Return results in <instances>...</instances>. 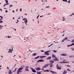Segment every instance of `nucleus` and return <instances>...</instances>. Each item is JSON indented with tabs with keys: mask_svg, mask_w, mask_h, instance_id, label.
<instances>
[{
	"mask_svg": "<svg viewBox=\"0 0 74 74\" xmlns=\"http://www.w3.org/2000/svg\"><path fill=\"white\" fill-rule=\"evenodd\" d=\"M67 67H70V65H67Z\"/></svg>",
	"mask_w": 74,
	"mask_h": 74,
	"instance_id": "36",
	"label": "nucleus"
},
{
	"mask_svg": "<svg viewBox=\"0 0 74 74\" xmlns=\"http://www.w3.org/2000/svg\"><path fill=\"white\" fill-rule=\"evenodd\" d=\"M72 42H74V40L73 39V40H72V41H71Z\"/></svg>",
	"mask_w": 74,
	"mask_h": 74,
	"instance_id": "33",
	"label": "nucleus"
},
{
	"mask_svg": "<svg viewBox=\"0 0 74 74\" xmlns=\"http://www.w3.org/2000/svg\"><path fill=\"white\" fill-rule=\"evenodd\" d=\"M46 57V56H40V58H45Z\"/></svg>",
	"mask_w": 74,
	"mask_h": 74,
	"instance_id": "13",
	"label": "nucleus"
},
{
	"mask_svg": "<svg viewBox=\"0 0 74 74\" xmlns=\"http://www.w3.org/2000/svg\"><path fill=\"white\" fill-rule=\"evenodd\" d=\"M49 7H50L49 6H47L46 7V8H49Z\"/></svg>",
	"mask_w": 74,
	"mask_h": 74,
	"instance_id": "54",
	"label": "nucleus"
},
{
	"mask_svg": "<svg viewBox=\"0 0 74 74\" xmlns=\"http://www.w3.org/2000/svg\"><path fill=\"white\" fill-rule=\"evenodd\" d=\"M5 5H6V4H4L3 6V7H5Z\"/></svg>",
	"mask_w": 74,
	"mask_h": 74,
	"instance_id": "35",
	"label": "nucleus"
},
{
	"mask_svg": "<svg viewBox=\"0 0 74 74\" xmlns=\"http://www.w3.org/2000/svg\"><path fill=\"white\" fill-rule=\"evenodd\" d=\"M64 40L65 41V40H67V38H65L64 39Z\"/></svg>",
	"mask_w": 74,
	"mask_h": 74,
	"instance_id": "28",
	"label": "nucleus"
},
{
	"mask_svg": "<svg viewBox=\"0 0 74 74\" xmlns=\"http://www.w3.org/2000/svg\"><path fill=\"white\" fill-rule=\"evenodd\" d=\"M49 65V64H46L45 65H44L43 66V68H47L48 66Z\"/></svg>",
	"mask_w": 74,
	"mask_h": 74,
	"instance_id": "3",
	"label": "nucleus"
},
{
	"mask_svg": "<svg viewBox=\"0 0 74 74\" xmlns=\"http://www.w3.org/2000/svg\"><path fill=\"white\" fill-rule=\"evenodd\" d=\"M49 71L48 70V69L46 70V72H49Z\"/></svg>",
	"mask_w": 74,
	"mask_h": 74,
	"instance_id": "26",
	"label": "nucleus"
},
{
	"mask_svg": "<svg viewBox=\"0 0 74 74\" xmlns=\"http://www.w3.org/2000/svg\"><path fill=\"white\" fill-rule=\"evenodd\" d=\"M71 45H72V46H73V45H74V43H73L72 44H71Z\"/></svg>",
	"mask_w": 74,
	"mask_h": 74,
	"instance_id": "40",
	"label": "nucleus"
},
{
	"mask_svg": "<svg viewBox=\"0 0 74 74\" xmlns=\"http://www.w3.org/2000/svg\"><path fill=\"white\" fill-rule=\"evenodd\" d=\"M21 66V68H20L18 69L17 72V74H19V73H21V72H22V71L21 70H22L23 69V66Z\"/></svg>",
	"mask_w": 74,
	"mask_h": 74,
	"instance_id": "1",
	"label": "nucleus"
},
{
	"mask_svg": "<svg viewBox=\"0 0 74 74\" xmlns=\"http://www.w3.org/2000/svg\"><path fill=\"white\" fill-rule=\"evenodd\" d=\"M29 68V66H25V70L26 71H29V70L28 69V68Z\"/></svg>",
	"mask_w": 74,
	"mask_h": 74,
	"instance_id": "2",
	"label": "nucleus"
},
{
	"mask_svg": "<svg viewBox=\"0 0 74 74\" xmlns=\"http://www.w3.org/2000/svg\"><path fill=\"white\" fill-rule=\"evenodd\" d=\"M51 51H52V50H49L47 51H46V53H48V52H51Z\"/></svg>",
	"mask_w": 74,
	"mask_h": 74,
	"instance_id": "23",
	"label": "nucleus"
},
{
	"mask_svg": "<svg viewBox=\"0 0 74 74\" xmlns=\"http://www.w3.org/2000/svg\"><path fill=\"white\" fill-rule=\"evenodd\" d=\"M12 51H13V48H12V49L10 51V53L12 52Z\"/></svg>",
	"mask_w": 74,
	"mask_h": 74,
	"instance_id": "27",
	"label": "nucleus"
},
{
	"mask_svg": "<svg viewBox=\"0 0 74 74\" xmlns=\"http://www.w3.org/2000/svg\"><path fill=\"white\" fill-rule=\"evenodd\" d=\"M0 17H1V18H3V17H2V16H0Z\"/></svg>",
	"mask_w": 74,
	"mask_h": 74,
	"instance_id": "52",
	"label": "nucleus"
},
{
	"mask_svg": "<svg viewBox=\"0 0 74 74\" xmlns=\"http://www.w3.org/2000/svg\"><path fill=\"white\" fill-rule=\"evenodd\" d=\"M72 57H73V56H69V58H72Z\"/></svg>",
	"mask_w": 74,
	"mask_h": 74,
	"instance_id": "41",
	"label": "nucleus"
},
{
	"mask_svg": "<svg viewBox=\"0 0 74 74\" xmlns=\"http://www.w3.org/2000/svg\"><path fill=\"white\" fill-rule=\"evenodd\" d=\"M0 11H2V9H0Z\"/></svg>",
	"mask_w": 74,
	"mask_h": 74,
	"instance_id": "58",
	"label": "nucleus"
},
{
	"mask_svg": "<svg viewBox=\"0 0 74 74\" xmlns=\"http://www.w3.org/2000/svg\"><path fill=\"white\" fill-rule=\"evenodd\" d=\"M41 52H44V50H41L40 51Z\"/></svg>",
	"mask_w": 74,
	"mask_h": 74,
	"instance_id": "44",
	"label": "nucleus"
},
{
	"mask_svg": "<svg viewBox=\"0 0 74 74\" xmlns=\"http://www.w3.org/2000/svg\"><path fill=\"white\" fill-rule=\"evenodd\" d=\"M6 4L7 5H8V3H6Z\"/></svg>",
	"mask_w": 74,
	"mask_h": 74,
	"instance_id": "57",
	"label": "nucleus"
},
{
	"mask_svg": "<svg viewBox=\"0 0 74 74\" xmlns=\"http://www.w3.org/2000/svg\"><path fill=\"white\" fill-rule=\"evenodd\" d=\"M67 46L68 47H72V45H68Z\"/></svg>",
	"mask_w": 74,
	"mask_h": 74,
	"instance_id": "22",
	"label": "nucleus"
},
{
	"mask_svg": "<svg viewBox=\"0 0 74 74\" xmlns=\"http://www.w3.org/2000/svg\"><path fill=\"white\" fill-rule=\"evenodd\" d=\"M62 18H63V19H62V21H64L66 20V18H64L63 17H62Z\"/></svg>",
	"mask_w": 74,
	"mask_h": 74,
	"instance_id": "20",
	"label": "nucleus"
},
{
	"mask_svg": "<svg viewBox=\"0 0 74 74\" xmlns=\"http://www.w3.org/2000/svg\"><path fill=\"white\" fill-rule=\"evenodd\" d=\"M66 41H70V40H66Z\"/></svg>",
	"mask_w": 74,
	"mask_h": 74,
	"instance_id": "55",
	"label": "nucleus"
},
{
	"mask_svg": "<svg viewBox=\"0 0 74 74\" xmlns=\"http://www.w3.org/2000/svg\"><path fill=\"white\" fill-rule=\"evenodd\" d=\"M16 68L15 69L14 71H13V72H12V73H13V72H14V71H15L16 70Z\"/></svg>",
	"mask_w": 74,
	"mask_h": 74,
	"instance_id": "43",
	"label": "nucleus"
},
{
	"mask_svg": "<svg viewBox=\"0 0 74 74\" xmlns=\"http://www.w3.org/2000/svg\"><path fill=\"white\" fill-rule=\"evenodd\" d=\"M50 71L51 73H52V74H57V73H56V72L52 71Z\"/></svg>",
	"mask_w": 74,
	"mask_h": 74,
	"instance_id": "6",
	"label": "nucleus"
},
{
	"mask_svg": "<svg viewBox=\"0 0 74 74\" xmlns=\"http://www.w3.org/2000/svg\"><path fill=\"white\" fill-rule=\"evenodd\" d=\"M2 22H3V21H0V23H2Z\"/></svg>",
	"mask_w": 74,
	"mask_h": 74,
	"instance_id": "34",
	"label": "nucleus"
},
{
	"mask_svg": "<svg viewBox=\"0 0 74 74\" xmlns=\"http://www.w3.org/2000/svg\"><path fill=\"white\" fill-rule=\"evenodd\" d=\"M56 66L57 67H59V65L58 64H57L56 65Z\"/></svg>",
	"mask_w": 74,
	"mask_h": 74,
	"instance_id": "53",
	"label": "nucleus"
},
{
	"mask_svg": "<svg viewBox=\"0 0 74 74\" xmlns=\"http://www.w3.org/2000/svg\"><path fill=\"white\" fill-rule=\"evenodd\" d=\"M42 16H43V15L41 16H40V18H41V17H42Z\"/></svg>",
	"mask_w": 74,
	"mask_h": 74,
	"instance_id": "48",
	"label": "nucleus"
},
{
	"mask_svg": "<svg viewBox=\"0 0 74 74\" xmlns=\"http://www.w3.org/2000/svg\"><path fill=\"white\" fill-rule=\"evenodd\" d=\"M57 69L58 70H61V68H60V66L57 67Z\"/></svg>",
	"mask_w": 74,
	"mask_h": 74,
	"instance_id": "16",
	"label": "nucleus"
},
{
	"mask_svg": "<svg viewBox=\"0 0 74 74\" xmlns=\"http://www.w3.org/2000/svg\"><path fill=\"white\" fill-rule=\"evenodd\" d=\"M54 62L55 61H53L52 60H50L49 61V62H50V63H54Z\"/></svg>",
	"mask_w": 74,
	"mask_h": 74,
	"instance_id": "7",
	"label": "nucleus"
},
{
	"mask_svg": "<svg viewBox=\"0 0 74 74\" xmlns=\"http://www.w3.org/2000/svg\"><path fill=\"white\" fill-rule=\"evenodd\" d=\"M71 14L72 15H74V13H72V14Z\"/></svg>",
	"mask_w": 74,
	"mask_h": 74,
	"instance_id": "62",
	"label": "nucleus"
},
{
	"mask_svg": "<svg viewBox=\"0 0 74 74\" xmlns=\"http://www.w3.org/2000/svg\"><path fill=\"white\" fill-rule=\"evenodd\" d=\"M36 70H41V68H40V67H37L36 69Z\"/></svg>",
	"mask_w": 74,
	"mask_h": 74,
	"instance_id": "8",
	"label": "nucleus"
},
{
	"mask_svg": "<svg viewBox=\"0 0 74 74\" xmlns=\"http://www.w3.org/2000/svg\"><path fill=\"white\" fill-rule=\"evenodd\" d=\"M8 53H11V52H10V51H8Z\"/></svg>",
	"mask_w": 74,
	"mask_h": 74,
	"instance_id": "56",
	"label": "nucleus"
},
{
	"mask_svg": "<svg viewBox=\"0 0 74 74\" xmlns=\"http://www.w3.org/2000/svg\"><path fill=\"white\" fill-rule=\"evenodd\" d=\"M60 63H65V62H60Z\"/></svg>",
	"mask_w": 74,
	"mask_h": 74,
	"instance_id": "37",
	"label": "nucleus"
},
{
	"mask_svg": "<svg viewBox=\"0 0 74 74\" xmlns=\"http://www.w3.org/2000/svg\"><path fill=\"white\" fill-rule=\"evenodd\" d=\"M46 52H47V51L44 52L45 55H49V53H46Z\"/></svg>",
	"mask_w": 74,
	"mask_h": 74,
	"instance_id": "9",
	"label": "nucleus"
},
{
	"mask_svg": "<svg viewBox=\"0 0 74 74\" xmlns=\"http://www.w3.org/2000/svg\"><path fill=\"white\" fill-rule=\"evenodd\" d=\"M31 69L32 70V72H33L34 73H36V71H35L34 69L33 68H31Z\"/></svg>",
	"mask_w": 74,
	"mask_h": 74,
	"instance_id": "5",
	"label": "nucleus"
},
{
	"mask_svg": "<svg viewBox=\"0 0 74 74\" xmlns=\"http://www.w3.org/2000/svg\"><path fill=\"white\" fill-rule=\"evenodd\" d=\"M10 71V73H12V72H11V70L9 69Z\"/></svg>",
	"mask_w": 74,
	"mask_h": 74,
	"instance_id": "46",
	"label": "nucleus"
},
{
	"mask_svg": "<svg viewBox=\"0 0 74 74\" xmlns=\"http://www.w3.org/2000/svg\"><path fill=\"white\" fill-rule=\"evenodd\" d=\"M67 70H68V71H71V70L69 69H67Z\"/></svg>",
	"mask_w": 74,
	"mask_h": 74,
	"instance_id": "32",
	"label": "nucleus"
},
{
	"mask_svg": "<svg viewBox=\"0 0 74 74\" xmlns=\"http://www.w3.org/2000/svg\"><path fill=\"white\" fill-rule=\"evenodd\" d=\"M66 73H67V71L66 70H65L63 71L62 74H66Z\"/></svg>",
	"mask_w": 74,
	"mask_h": 74,
	"instance_id": "11",
	"label": "nucleus"
},
{
	"mask_svg": "<svg viewBox=\"0 0 74 74\" xmlns=\"http://www.w3.org/2000/svg\"><path fill=\"white\" fill-rule=\"evenodd\" d=\"M3 19L1 18L0 19V21H1V20H2Z\"/></svg>",
	"mask_w": 74,
	"mask_h": 74,
	"instance_id": "61",
	"label": "nucleus"
},
{
	"mask_svg": "<svg viewBox=\"0 0 74 74\" xmlns=\"http://www.w3.org/2000/svg\"><path fill=\"white\" fill-rule=\"evenodd\" d=\"M25 19H26V18H23V21H25Z\"/></svg>",
	"mask_w": 74,
	"mask_h": 74,
	"instance_id": "39",
	"label": "nucleus"
},
{
	"mask_svg": "<svg viewBox=\"0 0 74 74\" xmlns=\"http://www.w3.org/2000/svg\"><path fill=\"white\" fill-rule=\"evenodd\" d=\"M63 1H65V2H67V0H62Z\"/></svg>",
	"mask_w": 74,
	"mask_h": 74,
	"instance_id": "29",
	"label": "nucleus"
},
{
	"mask_svg": "<svg viewBox=\"0 0 74 74\" xmlns=\"http://www.w3.org/2000/svg\"><path fill=\"white\" fill-rule=\"evenodd\" d=\"M55 61H58V59L57 58H55Z\"/></svg>",
	"mask_w": 74,
	"mask_h": 74,
	"instance_id": "31",
	"label": "nucleus"
},
{
	"mask_svg": "<svg viewBox=\"0 0 74 74\" xmlns=\"http://www.w3.org/2000/svg\"><path fill=\"white\" fill-rule=\"evenodd\" d=\"M5 12H8V11H7V10H6Z\"/></svg>",
	"mask_w": 74,
	"mask_h": 74,
	"instance_id": "49",
	"label": "nucleus"
},
{
	"mask_svg": "<svg viewBox=\"0 0 74 74\" xmlns=\"http://www.w3.org/2000/svg\"><path fill=\"white\" fill-rule=\"evenodd\" d=\"M44 68H43V67L42 68V70H44Z\"/></svg>",
	"mask_w": 74,
	"mask_h": 74,
	"instance_id": "47",
	"label": "nucleus"
},
{
	"mask_svg": "<svg viewBox=\"0 0 74 74\" xmlns=\"http://www.w3.org/2000/svg\"><path fill=\"white\" fill-rule=\"evenodd\" d=\"M8 38H10V36H6V37H7Z\"/></svg>",
	"mask_w": 74,
	"mask_h": 74,
	"instance_id": "38",
	"label": "nucleus"
},
{
	"mask_svg": "<svg viewBox=\"0 0 74 74\" xmlns=\"http://www.w3.org/2000/svg\"><path fill=\"white\" fill-rule=\"evenodd\" d=\"M71 49L72 51H74V48H71Z\"/></svg>",
	"mask_w": 74,
	"mask_h": 74,
	"instance_id": "24",
	"label": "nucleus"
},
{
	"mask_svg": "<svg viewBox=\"0 0 74 74\" xmlns=\"http://www.w3.org/2000/svg\"><path fill=\"white\" fill-rule=\"evenodd\" d=\"M40 58V56H38L37 57L34 58L35 59H37L38 58Z\"/></svg>",
	"mask_w": 74,
	"mask_h": 74,
	"instance_id": "19",
	"label": "nucleus"
},
{
	"mask_svg": "<svg viewBox=\"0 0 74 74\" xmlns=\"http://www.w3.org/2000/svg\"><path fill=\"white\" fill-rule=\"evenodd\" d=\"M37 74H41V73L40 72H38V71H37Z\"/></svg>",
	"mask_w": 74,
	"mask_h": 74,
	"instance_id": "21",
	"label": "nucleus"
},
{
	"mask_svg": "<svg viewBox=\"0 0 74 74\" xmlns=\"http://www.w3.org/2000/svg\"><path fill=\"white\" fill-rule=\"evenodd\" d=\"M16 66V64H15L14 65V67H15Z\"/></svg>",
	"mask_w": 74,
	"mask_h": 74,
	"instance_id": "63",
	"label": "nucleus"
},
{
	"mask_svg": "<svg viewBox=\"0 0 74 74\" xmlns=\"http://www.w3.org/2000/svg\"><path fill=\"white\" fill-rule=\"evenodd\" d=\"M7 69H8L9 70H10V69H9V68L8 67H7Z\"/></svg>",
	"mask_w": 74,
	"mask_h": 74,
	"instance_id": "60",
	"label": "nucleus"
},
{
	"mask_svg": "<svg viewBox=\"0 0 74 74\" xmlns=\"http://www.w3.org/2000/svg\"><path fill=\"white\" fill-rule=\"evenodd\" d=\"M52 58H56V57L55 56V55L53 54L52 55Z\"/></svg>",
	"mask_w": 74,
	"mask_h": 74,
	"instance_id": "18",
	"label": "nucleus"
},
{
	"mask_svg": "<svg viewBox=\"0 0 74 74\" xmlns=\"http://www.w3.org/2000/svg\"><path fill=\"white\" fill-rule=\"evenodd\" d=\"M39 15H38V16H37V19H38V17L39 16Z\"/></svg>",
	"mask_w": 74,
	"mask_h": 74,
	"instance_id": "45",
	"label": "nucleus"
},
{
	"mask_svg": "<svg viewBox=\"0 0 74 74\" xmlns=\"http://www.w3.org/2000/svg\"><path fill=\"white\" fill-rule=\"evenodd\" d=\"M69 3H70V1H69Z\"/></svg>",
	"mask_w": 74,
	"mask_h": 74,
	"instance_id": "64",
	"label": "nucleus"
},
{
	"mask_svg": "<svg viewBox=\"0 0 74 74\" xmlns=\"http://www.w3.org/2000/svg\"><path fill=\"white\" fill-rule=\"evenodd\" d=\"M20 11H22V8H21L20 10Z\"/></svg>",
	"mask_w": 74,
	"mask_h": 74,
	"instance_id": "50",
	"label": "nucleus"
},
{
	"mask_svg": "<svg viewBox=\"0 0 74 74\" xmlns=\"http://www.w3.org/2000/svg\"><path fill=\"white\" fill-rule=\"evenodd\" d=\"M61 55L62 56H66V53H62V54H61Z\"/></svg>",
	"mask_w": 74,
	"mask_h": 74,
	"instance_id": "12",
	"label": "nucleus"
},
{
	"mask_svg": "<svg viewBox=\"0 0 74 74\" xmlns=\"http://www.w3.org/2000/svg\"><path fill=\"white\" fill-rule=\"evenodd\" d=\"M47 60H51V57L49 56L47 58Z\"/></svg>",
	"mask_w": 74,
	"mask_h": 74,
	"instance_id": "14",
	"label": "nucleus"
},
{
	"mask_svg": "<svg viewBox=\"0 0 74 74\" xmlns=\"http://www.w3.org/2000/svg\"><path fill=\"white\" fill-rule=\"evenodd\" d=\"M25 23H26L27 22V18H25Z\"/></svg>",
	"mask_w": 74,
	"mask_h": 74,
	"instance_id": "15",
	"label": "nucleus"
},
{
	"mask_svg": "<svg viewBox=\"0 0 74 74\" xmlns=\"http://www.w3.org/2000/svg\"><path fill=\"white\" fill-rule=\"evenodd\" d=\"M36 55H37V53H34L32 54V56H36Z\"/></svg>",
	"mask_w": 74,
	"mask_h": 74,
	"instance_id": "17",
	"label": "nucleus"
},
{
	"mask_svg": "<svg viewBox=\"0 0 74 74\" xmlns=\"http://www.w3.org/2000/svg\"><path fill=\"white\" fill-rule=\"evenodd\" d=\"M53 64L52 63H50V67H53Z\"/></svg>",
	"mask_w": 74,
	"mask_h": 74,
	"instance_id": "10",
	"label": "nucleus"
},
{
	"mask_svg": "<svg viewBox=\"0 0 74 74\" xmlns=\"http://www.w3.org/2000/svg\"><path fill=\"white\" fill-rule=\"evenodd\" d=\"M21 18V17H19L18 18V19H20Z\"/></svg>",
	"mask_w": 74,
	"mask_h": 74,
	"instance_id": "59",
	"label": "nucleus"
},
{
	"mask_svg": "<svg viewBox=\"0 0 74 74\" xmlns=\"http://www.w3.org/2000/svg\"><path fill=\"white\" fill-rule=\"evenodd\" d=\"M12 7V5H10V7Z\"/></svg>",
	"mask_w": 74,
	"mask_h": 74,
	"instance_id": "51",
	"label": "nucleus"
},
{
	"mask_svg": "<svg viewBox=\"0 0 74 74\" xmlns=\"http://www.w3.org/2000/svg\"><path fill=\"white\" fill-rule=\"evenodd\" d=\"M6 3H8V1L7 0H5Z\"/></svg>",
	"mask_w": 74,
	"mask_h": 74,
	"instance_id": "25",
	"label": "nucleus"
},
{
	"mask_svg": "<svg viewBox=\"0 0 74 74\" xmlns=\"http://www.w3.org/2000/svg\"><path fill=\"white\" fill-rule=\"evenodd\" d=\"M44 61L42 60H40L37 61V63H39V62H44Z\"/></svg>",
	"mask_w": 74,
	"mask_h": 74,
	"instance_id": "4",
	"label": "nucleus"
},
{
	"mask_svg": "<svg viewBox=\"0 0 74 74\" xmlns=\"http://www.w3.org/2000/svg\"><path fill=\"white\" fill-rule=\"evenodd\" d=\"M53 52L55 53L57 52V51H55V50H53Z\"/></svg>",
	"mask_w": 74,
	"mask_h": 74,
	"instance_id": "30",
	"label": "nucleus"
},
{
	"mask_svg": "<svg viewBox=\"0 0 74 74\" xmlns=\"http://www.w3.org/2000/svg\"><path fill=\"white\" fill-rule=\"evenodd\" d=\"M64 39H63L62 40V42H64Z\"/></svg>",
	"mask_w": 74,
	"mask_h": 74,
	"instance_id": "42",
	"label": "nucleus"
}]
</instances>
